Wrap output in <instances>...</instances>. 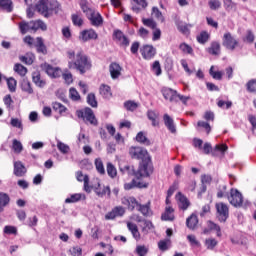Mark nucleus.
Segmentation results:
<instances>
[{
	"label": "nucleus",
	"mask_w": 256,
	"mask_h": 256,
	"mask_svg": "<svg viewBox=\"0 0 256 256\" xmlns=\"http://www.w3.org/2000/svg\"><path fill=\"white\" fill-rule=\"evenodd\" d=\"M67 58L71 61L68 63L69 69H75L77 72H80L81 75H85L86 72H89L92 68V61L89 55H86L84 50H78L75 53L74 50L67 51Z\"/></svg>",
	"instance_id": "obj_1"
},
{
	"label": "nucleus",
	"mask_w": 256,
	"mask_h": 256,
	"mask_svg": "<svg viewBox=\"0 0 256 256\" xmlns=\"http://www.w3.org/2000/svg\"><path fill=\"white\" fill-rule=\"evenodd\" d=\"M40 69L52 79L62 77L67 85H71L74 82L73 74L70 73L68 70L63 73L62 69H60L59 67H53L51 64L48 63L40 64Z\"/></svg>",
	"instance_id": "obj_2"
},
{
	"label": "nucleus",
	"mask_w": 256,
	"mask_h": 256,
	"mask_svg": "<svg viewBox=\"0 0 256 256\" xmlns=\"http://www.w3.org/2000/svg\"><path fill=\"white\" fill-rule=\"evenodd\" d=\"M120 171L124 175H128L130 177H136L140 180L142 177H151L154 173V166H145L143 169V164H139L138 170H135L134 165H124L120 168Z\"/></svg>",
	"instance_id": "obj_3"
},
{
	"label": "nucleus",
	"mask_w": 256,
	"mask_h": 256,
	"mask_svg": "<svg viewBox=\"0 0 256 256\" xmlns=\"http://www.w3.org/2000/svg\"><path fill=\"white\" fill-rule=\"evenodd\" d=\"M128 154L131 159L141 161L139 164L143 165V169H146L147 166L153 167L152 157L145 148L141 146H131L128 150Z\"/></svg>",
	"instance_id": "obj_4"
},
{
	"label": "nucleus",
	"mask_w": 256,
	"mask_h": 256,
	"mask_svg": "<svg viewBox=\"0 0 256 256\" xmlns=\"http://www.w3.org/2000/svg\"><path fill=\"white\" fill-rule=\"evenodd\" d=\"M76 116L78 118L82 119L83 122L86 123V124H90L94 127H96L98 125V120L96 118V115L93 112V110L89 107H86L82 110H77L76 111Z\"/></svg>",
	"instance_id": "obj_5"
},
{
	"label": "nucleus",
	"mask_w": 256,
	"mask_h": 256,
	"mask_svg": "<svg viewBox=\"0 0 256 256\" xmlns=\"http://www.w3.org/2000/svg\"><path fill=\"white\" fill-rule=\"evenodd\" d=\"M142 23L145 27L153 30L152 41H159L162 38V30L157 27V22H155L153 18H142Z\"/></svg>",
	"instance_id": "obj_6"
},
{
	"label": "nucleus",
	"mask_w": 256,
	"mask_h": 256,
	"mask_svg": "<svg viewBox=\"0 0 256 256\" xmlns=\"http://www.w3.org/2000/svg\"><path fill=\"white\" fill-rule=\"evenodd\" d=\"M216 209V218L221 223H226L227 219H229V206H227L224 202H218L215 204Z\"/></svg>",
	"instance_id": "obj_7"
},
{
	"label": "nucleus",
	"mask_w": 256,
	"mask_h": 256,
	"mask_svg": "<svg viewBox=\"0 0 256 256\" xmlns=\"http://www.w3.org/2000/svg\"><path fill=\"white\" fill-rule=\"evenodd\" d=\"M240 42L234 36H232L231 32H226L222 37V46L225 49L234 51L237 47H239Z\"/></svg>",
	"instance_id": "obj_8"
},
{
	"label": "nucleus",
	"mask_w": 256,
	"mask_h": 256,
	"mask_svg": "<svg viewBox=\"0 0 256 256\" xmlns=\"http://www.w3.org/2000/svg\"><path fill=\"white\" fill-rule=\"evenodd\" d=\"M227 199L234 208H241L243 205L242 193L236 188H231L230 195L227 196Z\"/></svg>",
	"instance_id": "obj_9"
},
{
	"label": "nucleus",
	"mask_w": 256,
	"mask_h": 256,
	"mask_svg": "<svg viewBox=\"0 0 256 256\" xmlns=\"http://www.w3.org/2000/svg\"><path fill=\"white\" fill-rule=\"evenodd\" d=\"M112 40L120 44L121 47L127 48L130 45L129 37H126L123 31L115 29L112 33Z\"/></svg>",
	"instance_id": "obj_10"
},
{
	"label": "nucleus",
	"mask_w": 256,
	"mask_h": 256,
	"mask_svg": "<svg viewBox=\"0 0 256 256\" xmlns=\"http://www.w3.org/2000/svg\"><path fill=\"white\" fill-rule=\"evenodd\" d=\"M78 40H80L83 43H86L88 41H96L98 40V34L92 28L84 29L83 31L80 32V35L78 36Z\"/></svg>",
	"instance_id": "obj_11"
},
{
	"label": "nucleus",
	"mask_w": 256,
	"mask_h": 256,
	"mask_svg": "<svg viewBox=\"0 0 256 256\" xmlns=\"http://www.w3.org/2000/svg\"><path fill=\"white\" fill-rule=\"evenodd\" d=\"M142 58L149 61L154 59L155 54H157V50L152 45H143L139 49Z\"/></svg>",
	"instance_id": "obj_12"
},
{
	"label": "nucleus",
	"mask_w": 256,
	"mask_h": 256,
	"mask_svg": "<svg viewBox=\"0 0 256 256\" xmlns=\"http://www.w3.org/2000/svg\"><path fill=\"white\" fill-rule=\"evenodd\" d=\"M126 210L123 206H115L111 211L105 214V220H114L118 217H123Z\"/></svg>",
	"instance_id": "obj_13"
},
{
	"label": "nucleus",
	"mask_w": 256,
	"mask_h": 256,
	"mask_svg": "<svg viewBox=\"0 0 256 256\" xmlns=\"http://www.w3.org/2000/svg\"><path fill=\"white\" fill-rule=\"evenodd\" d=\"M121 204L126 206L128 210L134 211L137 207L140 206L139 201L134 196H125L121 199Z\"/></svg>",
	"instance_id": "obj_14"
},
{
	"label": "nucleus",
	"mask_w": 256,
	"mask_h": 256,
	"mask_svg": "<svg viewBox=\"0 0 256 256\" xmlns=\"http://www.w3.org/2000/svg\"><path fill=\"white\" fill-rule=\"evenodd\" d=\"M161 94L165 100H169L171 103L178 102L177 95H179V93H177V91L173 90L172 88L162 87Z\"/></svg>",
	"instance_id": "obj_15"
},
{
	"label": "nucleus",
	"mask_w": 256,
	"mask_h": 256,
	"mask_svg": "<svg viewBox=\"0 0 256 256\" xmlns=\"http://www.w3.org/2000/svg\"><path fill=\"white\" fill-rule=\"evenodd\" d=\"M123 68L117 62H112L109 65V72L112 80H117L121 76Z\"/></svg>",
	"instance_id": "obj_16"
},
{
	"label": "nucleus",
	"mask_w": 256,
	"mask_h": 256,
	"mask_svg": "<svg viewBox=\"0 0 256 256\" xmlns=\"http://www.w3.org/2000/svg\"><path fill=\"white\" fill-rule=\"evenodd\" d=\"M126 227H127L128 231L131 232V235H132L134 241L141 240V233H140V230H139V227L137 226V224L127 221Z\"/></svg>",
	"instance_id": "obj_17"
},
{
	"label": "nucleus",
	"mask_w": 256,
	"mask_h": 256,
	"mask_svg": "<svg viewBox=\"0 0 256 256\" xmlns=\"http://www.w3.org/2000/svg\"><path fill=\"white\" fill-rule=\"evenodd\" d=\"M87 18L93 27H101L103 25V17L98 12L87 15Z\"/></svg>",
	"instance_id": "obj_18"
},
{
	"label": "nucleus",
	"mask_w": 256,
	"mask_h": 256,
	"mask_svg": "<svg viewBox=\"0 0 256 256\" xmlns=\"http://www.w3.org/2000/svg\"><path fill=\"white\" fill-rule=\"evenodd\" d=\"M94 193L100 198H103L105 195L110 197L111 191L109 186H102L100 182L97 183V186H94Z\"/></svg>",
	"instance_id": "obj_19"
},
{
	"label": "nucleus",
	"mask_w": 256,
	"mask_h": 256,
	"mask_svg": "<svg viewBox=\"0 0 256 256\" xmlns=\"http://www.w3.org/2000/svg\"><path fill=\"white\" fill-rule=\"evenodd\" d=\"M206 225L208 228L203 229L204 235L209 234L211 231H216L217 237H221V228L218 224L214 223L212 220H208Z\"/></svg>",
	"instance_id": "obj_20"
},
{
	"label": "nucleus",
	"mask_w": 256,
	"mask_h": 256,
	"mask_svg": "<svg viewBox=\"0 0 256 256\" xmlns=\"http://www.w3.org/2000/svg\"><path fill=\"white\" fill-rule=\"evenodd\" d=\"M177 199H178V207L182 210V211H186L189 209L191 202L189 201V199L183 195L181 192L177 193Z\"/></svg>",
	"instance_id": "obj_21"
},
{
	"label": "nucleus",
	"mask_w": 256,
	"mask_h": 256,
	"mask_svg": "<svg viewBox=\"0 0 256 256\" xmlns=\"http://www.w3.org/2000/svg\"><path fill=\"white\" fill-rule=\"evenodd\" d=\"M36 9L37 12L45 18L52 16V13L49 12L48 2H38Z\"/></svg>",
	"instance_id": "obj_22"
},
{
	"label": "nucleus",
	"mask_w": 256,
	"mask_h": 256,
	"mask_svg": "<svg viewBox=\"0 0 256 256\" xmlns=\"http://www.w3.org/2000/svg\"><path fill=\"white\" fill-rule=\"evenodd\" d=\"M175 210L172 206H166L164 213L161 214L162 221L173 222L175 220Z\"/></svg>",
	"instance_id": "obj_23"
},
{
	"label": "nucleus",
	"mask_w": 256,
	"mask_h": 256,
	"mask_svg": "<svg viewBox=\"0 0 256 256\" xmlns=\"http://www.w3.org/2000/svg\"><path fill=\"white\" fill-rule=\"evenodd\" d=\"M162 120L164 121V125L172 134L176 133V125L174 123V119L170 117L169 114H164L162 116Z\"/></svg>",
	"instance_id": "obj_24"
},
{
	"label": "nucleus",
	"mask_w": 256,
	"mask_h": 256,
	"mask_svg": "<svg viewBox=\"0 0 256 256\" xmlns=\"http://www.w3.org/2000/svg\"><path fill=\"white\" fill-rule=\"evenodd\" d=\"M27 173V169L23 162L16 161L14 162V175L17 177H24Z\"/></svg>",
	"instance_id": "obj_25"
},
{
	"label": "nucleus",
	"mask_w": 256,
	"mask_h": 256,
	"mask_svg": "<svg viewBox=\"0 0 256 256\" xmlns=\"http://www.w3.org/2000/svg\"><path fill=\"white\" fill-rule=\"evenodd\" d=\"M32 81L34 85H36L39 88H45L46 86V80L41 77L40 71H34L32 73Z\"/></svg>",
	"instance_id": "obj_26"
},
{
	"label": "nucleus",
	"mask_w": 256,
	"mask_h": 256,
	"mask_svg": "<svg viewBox=\"0 0 256 256\" xmlns=\"http://www.w3.org/2000/svg\"><path fill=\"white\" fill-rule=\"evenodd\" d=\"M198 217L196 214H190V216L186 219V226L189 230L195 231L198 227Z\"/></svg>",
	"instance_id": "obj_27"
},
{
	"label": "nucleus",
	"mask_w": 256,
	"mask_h": 256,
	"mask_svg": "<svg viewBox=\"0 0 256 256\" xmlns=\"http://www.w3.org/2000/svg\"><path fill=\"white\" fill-rule=\"evenodd\" d=\"M206 52L213 56H219L221 54V45L217 41H212Z\"/></svg>",
	"instance_id": "obj_28"
},
{
	"label": "nucleus",
	"mask_w": 256,
	"mask_h": 256,
	"mask_svg": "<svg viewBox=\"0 0 256 256\" xmlns=\"http://www.w3.org/2000/svg\"><path fill=\"white\" fill-rule=\"evenodd\" d=\"M29 23L31 25L32 31H34V32L39 31V30L47 31V25L41 19L30 21Z\"/></svg>",
	"instance_id": "obj_29"
},
{
	"label": "nucleus",
	"mask_w": 256,
	"mask_h": 256,
	"mask_svg": "<svg viewBox=\"0 0 256 256\" xmlns=\"http://www.w3.org/2000/svg\"><path fill=\"white\" fill-rule=\"evenodd\" d=\"M99 94L102 95L104 99H110L112 97V89L108 85L102 84L99 87Z\"/></svg>",
	"instance_id": "obj_30"
},
{
	"label": "nucleus",
	"mask_w": 256,
	"mask_h": 256,
	"mask_svg": "<svg viewBox=\"0 0 256 256\" xmlns=\"http://www.w3.org/2000/svg\"><path fill=\"white\" fill-rule=\"evenodd\" d=\"M81 199L85 200L86 196L85 194H81V193H75L72 194L70 197L65 199V203L66 204H74L79 202Z\"/></svg>",
	"instance_id": "obj_31"
},
{
	"label": "nucleus",
	"mask_w": 256,
	"mask_h": 256,
	"mask_svg": "<svg viewBox=\"0 0 256 256\" xmlns=\"http://www.w3.org/2000/svg\"><path fill=\"white\" fill-rule=\"evenodd\" d=\"M52 108L55 113H58L61 116H63L64 113L68 112V108L58 101L52 103Z\"/></svg>",
	"instance_id": "obj_32"
},
{
	"label": "nucleus",
	"mask_w": 256,
	"mask_h": 256,
	"mask_svg": "<svg viewBox=\"0 0 256 256\" xmlns=\"http://www.w3.org/2000/svg\"><path fill=\"white\" fill-rule=\"evenodd\" d=\"M10 197L7 193L0 192V213H3L4 208L9 205Z\"/></svg>",
	"instance_id": "obj_33"
},
{
	"label": "nucleus",
	"mask_w": 256,
	"mask_h": 256,
	"mask_svg": "<svg viewBox=\"0 0 256 256\" xmlns=\"http://www.w3.org/2000/svg\"><path fill=\"white\" fill-rule=\"evenodd\" d=\"M37 44H36V49L39 54H44L46 55L48 53L47 47L45 45V42L43 41L42 37H37L36 38Z\"/></svg>",
	"instance_id": "obj_34"
},
{
	"label": "nucleus",
	"mask_w": 256,
	"mask_h": 256,
	"mask_svg": "<svg viewBox=\"0 0 256 256\" xmlns=\"http://www.w3.org/2000/svg\"><path fill=\"white\" fill-rule=\"evenodd\" d=\"M193 27V24H186V23H178L177 30L180 31L183 35H190V29Z\"/></svg>",
	"instance_id": "obj_35"
},
{
	"label": "nucleus",
	"mask_w": 256,
	"mask_h": 256,
	"mask_svg": "<svg viewBox=\"0 0 256 256\" xmlns=\"http://www.w3.org/2000/svg\"><path fill=\"white\" fill-rule=\"evenodd\" d=\"M49 13L54 12L55 14H58L62 12V5L57 0L50 1L49 4Z\"/></svg>",
	"instance_id": "obj_36"
},
{
	"label": "nucleus",
	"mask_w": 256,
	"mask_h": 256,
	"mask_svg": "<svg viewBox=\"0 0 256 256\" xmlns=\"http://www.w3.org/2000/svg\"><path fill=\"white\" fill-rule=\"evenodd\" d=\"M21 90L28 95L34 94V89L31 87V82L27 79H23L21 82Z\"/></svg>",
	"instance_id": "obj_37"
},
{
	"label": "nucleus",
	"mask_w": 256,
	"mask_h": 256,
	"mask_svg": "<svg viewBox=\"0 0 256 256\" xmlns=\"http://www.w3.org/2000/svg\"><path fill=\"white\" fill-rule=\"evenodd\" d=\"M210 40V34L207 31H202L197 36V42L200 45H205Z\"/></svg>",
	"instance_id": "obj_38"
},
{
	"label": "nucleus",
	"mask_w": 256,
	"mask_h": 256,
	"mask_svg": "<svg viewBox=\"0 0 256 256\" xmlns=\"http://www.w3.org/2000/svg\"><path fill=\"white\" fill-rule=\"evenodd\" d=\"M71 21H72V24L73 26L75 27H82L84 26V19L81 17L80 14H72L71 15Z\"/></svg>",
	"instance_id": "obj_39"
},
{
	"label": "nucleus",
	"mask_w": 256,
	"mask_h": 256,
	"mask_svg": "<svg viewBox=\"0 0 256 256\" xmlns=\"http://www.w3.org/2000/svg\"><path fill=\"white\" fill-rule=\"evenodd\" d=\"M0 9L8 13H12L13 11V2L12 0H0Z\"/></svg>",
	"instance_id": "obj_40"
},
{
	"label": "nucleus",
	"mask_w": 256,
	"mask_h": 256,
	"mask_svg": "<svg viewBox=\"0 0 256 256\" xmlns=\"http://www.w3.org/2000/svg\"><path fill=\"white\" fill-rule=\"evenodd\" d=\"M152 17L158 20L159 22H165V17L163 16L162 11L159 10L157 6H153L152 8Z\"/></svg>",
	"instance_id": "obj_41"
},
{
	"label": "nucleus",
	"mask_w": 256,
	"mask_h": 256,
	"mask_svg": "<svg viewBox=\"0 0 256 256\" xmlns=\"http://www.w3.org/2000/svg\"><path fill=\"white\" fill-rule=\"evenodd\" d=\"M136 141L145 146L151 145V141L146 137L145 133L143 132H138L136 136Z\"/></svg>",
	"instance_id": "obj_42"
},
{
	"label": "nucleus",
	"mask_w": 256,
	"mask_h": 256,
	"mask_svg": "<svg viewBox=\"0 0 256 256\" xmlns=\"http://www.w3.org/2000/svg\"><path fill=\"white\" fill-rule=\"evenodd\" d=\"M202 129H204V131L206 132L207 135H209L212 132V127L210 126V124L208 122L198 121L197 130L201 131Z\"/></svg>",
	"instance_id": "obj_43"
},
{
	"label": "nucleus",
	"mask_w": 256,
	"mask_h": 256,
	"mask_svg": "<svg viewBox=\"0 0 256 256\" xmlns=\"http://www.w3.org/2000/svg\"><path fill=\"white\" fill-rule=\"evenodd\" d=\"M138 211L143 214V216L148 217L151 214V202L145 205L139 204Z\"/></svg>",
	"instance_id": "obj_44"
},
{
	"label": "nucleus",
	"mask_w": 256,
	"mask_h": 256,
	"mask_svg": "<svg viewBox=\"0 0 256 256\" xmlns=\"http://www.w3.org/2000/svg\"><path fill=\"white\" fill-rule=\"evenodd\" d=\"M123 107H125L127 111L134 112L136 109L139 108V104L136 103L134 100H127L125 101V103H123Z\"/></svg>",
	"instance_id": "obj_45"
},
{
	"label": "nucleus",
	"mask_w": 256,
	"mask_h": 256,
	"mask_svg": "<svg viewBox=\"0 0 256 256\" xmlns=\"http://www.w3.org/2000/svg\"><path fill=\"white\" fill-rule=\"evenodd\" d=\"M106 173H108L109 177H111L112 179H114L118 175L117 168L110 162L106 164Z\"/></svg>",
	"instance_id": "obj_46"
},
{
	"label": "nucleus",
	"mask_w": 256,
	"mask_h": 256,
	"mask_svg": "<svg viewBox=\"0 0 256 256\" xmlns=\"http://www.w3.org/2000/svg\"><path fill=\"white\" fill-rule=\"evenodd\" d=\"M31 24L26 21H21L19 23V30L22 35H26L27 32L32 31Z\"/></svg>",
	"instance_id": "obj_47"
},
{
	"label": "nucleus",
	"mask_w": 256,
	"mask_h": 256,
	"mask_svg": "<svg viewBox=\"0 0 256 256\" xmlns=\"http://www.w3.org/2000/svg\"><path fill=\"white\" fill-rule=\"evenodd\" d=\"M227 196H229V193H227V186L226 185H220L219 188H217L216 197L218 199H223Z\"/></svg>",
	"instance_id": "obj_48"
},
{
	"label": "nucleus",
	"mask_w": 256,
	"mask_h": 256,
	"mask_svg": "<svg viewBox=\"0 0 256 256\" xmlns=\"http://www.w3.org/2000/svg\"><path fill=\"white\" fill-rule=\"evenodd\" d=\"M204 245L208 250H214L218 246V241L215 238L205 239Z\"/></svg>",
	"instance_id": "obj_49"
},
{
	"label": "nucleus",
	"mask_w": 256,
	"mask_h": 256,
	"mask_svg": "<svg viewBox=\"0 0 256 256\" xmlns=\"http://www.w3.org/2000/svg\"><path fill=\"white\" fill-rule=\"evenodd\" d=\"M69 97L73 102H79L81 100L79 92L74 87L70 88Z\"/></svg>",
	"instance_id": "obj_50"
},
{
	"label": "nucleus",
	"mask_w": 256,
	"mask_h": 256,
	"mask_svg": "<svg viewBox=\"0 0 256 256\" xmlns=\"http://www.w3.org/2000/svg\"><path fill=\"white\" fill-rule=\"evenodd\" d=\"M94 164H95V169H97V172L100 175H104L105 174V169H104V164H103L102 159L101 158L95 159Z\"/></svg>",
	"instance_id": "obj_51"
},
{
	"label": "nucleus",
	"mask_w": 256,
	"mask_h": 256,
	"mask_svg": "<svg viewBox=\"0 0 256 256\" xmlns=\"http://www.w3.org/2000/svg\"><path fill=\"white\" fill-rule=\"evenodd\" d=\"M12 150H14V153L20 154L23 152V144L17 139L12 140Z\"/></svg>",
	"instance_id": "obj_52"
},
{
	"label": "nucleus",
	"mask_w": 256,
	"mask_h": 256,
	"mask_svg": "<svg viewBox=\"0 0 256 256\" xmlns=\"http://www.w3.org/2000/svg\"><path fill=\"white\" fill-rule=\"evenodd\" d=\"M209 74L213 79H215L217 81H221L223 79V72L222 71H214V66H211V68L209 70Z\"/></svg>",
	"instance_id": "obj_53"
},
{
	"label": "nucleus",
	"mask_w": 256,
	"mask_h": 256,
	"mask_svg": "<svg viewBox=\"0 0 256 256\" xmlns=\"http://www.w3.org/2000/svg\"><path fill=\"white\" fill-rule=\"evenodd\" d=\"M87 103L92 108H97L98 107V103H97V100H96L95 93H89L88 94V96H87Z\"/></svg>",
	"instance_id": "obj_54"
},
{
	"label": "nucleus",
	"mask_w": 256,
	"mask_h": 256,
	"mask_svg": "<svg viewBox=\"0 0 256 256\" xmlns=\"http://www.w3.org/2000/svg\"><path fill=\"white\" fill-rule=\"evenodd\" d=\"M14 71L21 77H25L27 73V69L23 64H15Z\"/></svg>",
	"instance_id": "obj_55"
},
{
	"label": "nucleus",
	"mask_w": 256,
	"mask_h": 256,
	"mask_svg": "<svg viewBox=\"0 0 256 256\" xmlns=\"http://www.w3.org/2000/svg\"><path fill=\"white\" fill-rule=\"evenodd\" d=\"M245 87L247 88V91L249 93L256 94V79H250L247 84H245Z\"/></svg>",
	"instance_id": "obj_56"
},
{
	"label": "nucleus",
	"mask_w": 256,
	"mask_h": 256,
	"mask_svg": "<svg viewBox=\"0 0 256 256\" xmlns=\"http://www.w3.org/2000/svg\"><path fill=\"white\" fill-rule=\"evenodd\" d=\"M6 83L11 93H14L17 90V80H15L14 78H8L6 80Z\"/></svg>",
	"instance_id": "obj_57"
},
{
	"label": "nucleus",
	"mask_w": 256,
	"mask_h": 256,
	"mask_svg": "<svg viewBox=\"0 0 256 256\" xmlns=\"http://www.w3.org/2000/svg\"><path fill=\"white\" fill-rule=\"evenodd\" d=\"M180 50H181L184 54L193 55V48H192L189 44H187V43H185V42H183V43L180 44Z\"/></svg>",
	"instance_id": "obj_58"
},
{
	"label": "nucleus",
	"mask_w": 256,
	"mask_h": 256,
	"mask_svg": "<svg viewBox=\"0 0 256 256\" xmlns=\"http://www.w3.org/2000/svg\"><path fill=\"white\" fill-rule=\"evenodd\" d=\"M152 70L156 75V77H159L160 75H162V67L160 66V63L158 60L154 61L152 65Z\"/></svg>",
	"instance_id": "obj_59"
},
{
	"label": "nucleus",
	"mask_w": 256,
	"mask_h": 256,
	"mask_svg": "<svg viewBox=\"0 0 256 256\" xmlns=\"http://www.w3.org/2000/svg\"><path fill=\"white\" fill-rule=\"evenodd\" d=\"M136 254L138 256H146L148 254V248L145 245L136 246Z\"/></svg>",
	"instance_id": "obj_60"
},
{
	"label": "nucleus",
	"mask_w": 256,
	"mask_h": 256,
	"mask_svg": "<svg viewBox=\"0 0 256 256\" xmlns=\"http://www.w3.org/2000/svg\"><path fill=\"white\" fill-rule=\"evenodd\" d=\"M10 125H11V127H16L18 129H20L21 131H23V123L18 118H11Z\"/></svg>",
	"instance_id": "obj_61"
},
{
	"label": "nucleus",
	"mask_w": 256,
	"mask_h": 256,
	"mask_svg": "<svg viewBox=\"0 0 256 256\" xmlns=\"http://www.w3.org/2000/svg\"><path fill=\"white\" fill-rule=\"evenodd\" d=\"M187 240L189 244L195 247H201V242H199L195 235H188Z\"/></svg>",
	"instance_id": "obj_62"
},
{
	"label": "nucleus",
	"mask_w": 256,
	"mask_h": 256,
	"mask_svg": "<svg viewBox=\"0 0 256 256\" xmlns=\"http://www.w3.org/2000/svg\"><path fill=\"white\" fill-rule=\"evenodd\" d=\"M208 4L212 11L218 10L221 7L220 0H209Z\"/></svg>",
	"instance_id": "obj_63"
},
{
	"label": "nucleus",
	"mask_w": 256,
	"mask_h": 256,
	"mask_svg": "<svg viewBox=\"0 0 256 256\" xmlns=\"http://www.w3.org/2000/svg\"><path fill=\"white\" fill-rule=\"evenodd\" d=\"M138 36L142 39H147L149 35L148 29H145L143 27H140L137 32Z\"/></svg>",
	"instance_id": "obj_64"
}]
</instances>
